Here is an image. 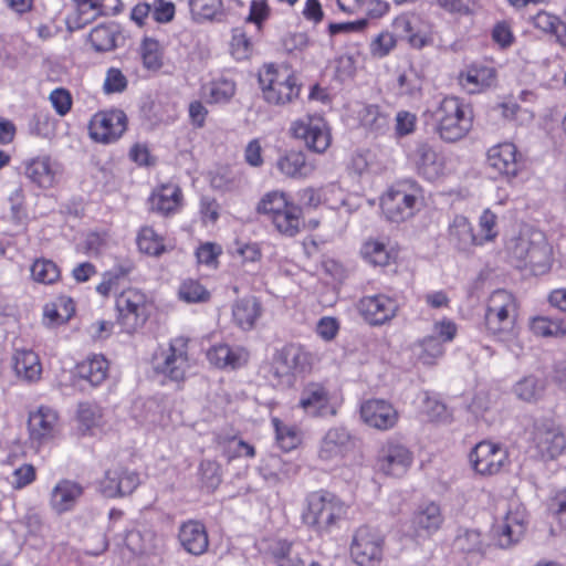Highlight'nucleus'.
I'll return each mask as SVG.
<instances>
[{
	"instance_id": "obj_1",
	"label": "nucleus",
	"mask_w": 566,
	"mask_h": 566,
	"mask_svg": "<svg viewBox=\"0 0 566 566\" xmlns=\"http://www.w3.org/2000/svg\"><path fill=\"white\" fill-rule=\"evenodd\" d=\"M506 249L517 268H528L535 275L545 274L551 269L552 247L539 230H522L516 238L509 241Z\"/></svg>"
},
{
	"instance_id": "obj_2",
	"label": "nucleus",
	"mask_w": 566,
	"mask_h": 566,
	"mask_svg": "<svg viewBox=\"0 0 566 566\" xmlns=\"http://www.w3.org/2000/svg\"><path fill=\"white\" fill-rule=\"evenodd\" d=\"M263 99L273 106H286L298 99L302 84L292 67L269 63L258 75Z\"/></svg>"
},
{
	"instance_id": "obj_3",
	"label": "nucleus",
	"mask_w": 566,
	"mask_h": 566,
	"mask_svg": "<svg viewBox=\"0 0 566 566\" xmlns=\"http://www.w3.org/2000/svg\"><path fill=\"white\" fill-rule=\"evenodd\" d=\"M431 116L436 132L441 139L449 143L462 139L472 127L471 107L463 99L455 96L442 98L432 111Z\"/></svg>"
},
{
	"instance_id": "obj_4",
	"label": "nucleus",
	"mask_w": 566,
	"mask_h": 566,
	"mask_svg": "<svg viewBox=\"0 0 566 566\" xmlns=\"http://www.w3.org/2000/svg\"><path fill=\"white\" fill-rule=\"evenodd\" d=\"M347 513V505L336 494L319 490L306 496L303 522L317 532H329Z\"/></svg>"
},
{
	"instance_id": "obj_5",
	"label": "nucleus",
	"mask_w": 566,
	"mask_h": 566,
	"mask_svg": "<svg viewBox=\"0 0 566 566\" xmlns=\"http://www.w3.org/2000/svg\"><path fill=\"white\" fill-rule=\"evenodd\" d=\"M517 302L506 290L494 291L488 300L485 326L499 340H512L516 336Z\"/></svg>"
},
{
	"instance_id": "obj_6",
	"label": "nucleus",
	"mask_w": 566,
	"mask_h": 566,
	"mask_svg": "<svg viewBox=\"0 0 566 566\" xmlns=\"http://www.w3.org/2000/svg\"><path fill=\"white\" fill-rule=\"evenodd\" d=\"M422 199V188L416 181L402 180L382 196L381 209L388 220L399 223L416 214Z\"/></svg>"
},
{
	"instance_id": "obj_7",
	"label": "nucleus",
	"mask_w": 566,
	"mask_h": 566,
	"mask_svg": "<svg viewBox=\"0 0 566 566\" xmlns=\"http://www.w3.org/2000/svg\"><path fill=\"white\" fill-rule=\"evenodd\" d=\"M394 33L382 31L370 43V53L376 57H385L396 46L397 40H406L412 48L422 49L431 42L426 33L418 30L413 21L407 15H400L394 20Z\"/></svg>"
},
{
	"instance_id": "obj_8",
	"label": "nucleus",
	"mask_w": 566,
	"mask_h": 566,
	"mask_svg": "<svg viewBox=\"0 0 566 566\" xmlns=\"http://www.w3.org/2000/svg\"><path fill=\"white\" fill-rule=\"evenodd\" d=\"M116 322L122 331L133 334L142 328L148 319L147 296L137 289H127L116 296Z\"/></svg>"
},
{
	"instance_id": "obj_9",
	"label": "nucleus",
	"mask_w": 566,
	"mask_h": 566,
	"mask_svg": "<svg viewBox=\"0 0 566 566\" xmlns=\"http://www.w3.org/2000/svg\"><path fill=\"white\" fill-rule=\"evenodd\" d=\"M190 367L188 340L184 337L174 338L169 347L154 358L155 371L175 382L184 381Z\"/></svg>"
},
{
	"instance_id": "obj_10",
	"label": "nucleus",
	"mask_w": 566,
	"mask_h": 566,
	"mask_svg": "<svg viewBox=\"0 0 566 566\" xmlns=\"http://www.w3.org/2000/svg\"><path fill=\"white\" fill-rule=\"evenodd\" d=\"M385 538L379 531L358 527L350 543V556L358 566H378L384 557Z\"/></svg>"
},
{
	"instance_id": "obj_11",
	"label": "nucleus",
	"mask_w": 566,
	"mask_h": 566,
	"mask_svg": "<svg viewBox=\"0 0 566 566\" xmlns=\"http://www.w3.org/2000/svg\"><path fill=\"white\" fill-rule=\"evenodd\" d=\"M292 132L314 153L323 154L331 146V130L323 117L307 116L300 119L293 124Z\"/></svg>"
},
{
	"instance_id": "obj_12",
	"label": "nucleus",
	"mask_w": 566,
	"mask_h": 566,
	"mask_svg": "<svg viewBox=\"0 0 566 566\" xmlns=\"http://www.w3.org/2000/svg\"><path fill=\"white\" fill-rule=\"evenodd\" d=\"M507 461V451L499 443L479 442L470 453V463L481 475L497 474Z\"/></svg>"
},
{
	"instance_id": "obj_13",
	"label": "nucleus",
	"mask_w": 566,
	"mask_h": 566,
	"mask_svg": "<svg viewBox=\"0 0 566 566\" xmlns=\"http://www.w3.org/2000/svg\"><path fill=\"white\" fill-rule=\"evenodd\" d=\"M88 129L95 142L113 143L126 130V115L119 109L99 112L92 117Z\"/></svg>"
},
{
	"instance_id": "obj_14",
	"label": "nucleus",
	"mask_w": 566,
	"mask_h": 566,
	"mask_svg": "<svg viewBox=\"0 0 566 566\" xmlns=\"http://www.w3.org/2000/svg\"><path fill=\"white\" fill-rule=\"evenodd\" d=\"M138 472L116 464L107 469L99 483L101 492L106 497H120L132 494L139 485Z\"/></svg>"
},
{
	"instance_id": "obj_15",
	"label": "nucleus",
	"mask_w": 566,
	"mask_h": 566,
	"mask_svg": "<svg viewBox=\"0 0 566 566\" xmlns=\"http://www.w3.org/2000/svg\"><path fill=\"white\" fill-rule=\"evenodd\" d=\"M525 509L517 505L510 509L504 518L492 530V537L501 548H507L520 542L526 531Z\"/></svg>"
},
{
	"instance_id": "obj_16",
	"label": "nucleus",
	"mask_w": 566,
	"mask_h": 566,
	"mask_svg": "<svg viewBox=\"0 0 566 566\" xmlns=\"http://www.w3.org/2000/svg\"><path fill=\"white\" fill-rule=\"evenodd\" d=\"M412 463V453L403 444L388 441L379 450L377 468L379 472L388 476H402Z\"/></svg>"
},
{
	"instance_id": "obj_17",
	"label": "nucleus",
	"mask_w": 566,
	"mask_h": 566,
	"mask_svg": "<svg viewBox=\"0 0 566 566\" xmlns=\"http://www.w3.org/2000/svg\"><path fill=\"white\" fill-rule=\"evenodd\" d=\"M357 308L369 325L380 326L397 315L399 305L395 298L385 294H376L361 297Z\"/></svg>"
},
{
	"instance_id": "obj_18",
	"label": "nucleus",
	"mask_w": 566,
	"mask_h": 566,
	"mask_svg": "<svg viewBox=\"0 0 566 566\" xmlns=\"http://www.w3.org/2000/svg\"><path fill=\"white\" fill-rule=\"evenodd\" d=\"M355 448V439L344 427H333L323 436L318 447V458L325 462L343 459Z\"/></svg>"
},
{
	"instance_id": "obj_19",
	"label": "nucleus",
	"mask_w": 566,
	"mask_h": 566,
	"mask_svg": "<svg viewBox=\"0 0 566 566\" xmlns=\"http://www.w3.org/2000/svg\"><path fill=\"white\" fill-rule=\"evenodd\" d=\"M360 417L367 426L380 431H386L397 424L399 413L387 400L369 399L361 403Z\"/></svg>"
},
{
	"instance_id": "obj_20",
	"label": "nucleus",
	"mask_w": 566,
	"mask_h": 566,
	"mask_svg": "<svg viewBox=\"0 0 566 566\" xmlns=\"http://www.w3.org/2000/svg\"><path fill=\"white\" fill-rule=\"evenodd\" d=\"M534 441L538 452L545 460L559 457L566 449V438L562 429L551 422L536 424Z\"/></svg>"
},
{
	"instance_id": "obj_21",
	"label": "nucleus",
	"mask_w": 566,
	"mask_h": 566,
	"mask_svg": "<svg viewBox=\"0 0 566 566\" xmlns=\"http://www.w3.org/2000/svg\"><path fill=\"white\" fill-rule=\"evenodd\" d=\"M298 407L312 417L335 416L336 408L331 403L329 392L319 384H308L302 390Z\"/></svg>"
},
{
	"instance_id": "obj_22",
	"label": "nucleus",
	"mask_w": 566,
	"mask_h": 566,
	"mask_svg": "<svg viewBox=\"0 0 566 566\" xmlns=\"http://www.w3.org/2000/svg\"><path fill=\"white\" fill-rule=\"evenodd\" d=\"M29 431L32 442L43 444L53 439L59 431V416L49 407H40L29 417Z\"/></svg>"
},
{
	"instance_id": "obj_23",
	"label": "nucleus",
	"mask_w": 566,
	"mask_h": 566,
	"mask_svg": "<svg viewBox=\"0 0 566 566\" xmlns=\"http://www.w3.org/2000/svg\"><path fill=\"white\" fill-rule=\"evenodd\" d=\"M180 546L193 556L203 555L209 548V536L206 525L198 520L182 522L178 528Z\"/></svg>"
},
{
	"instance_id": "obj_24",
	"label": "nucleus",
	"mask_w": 566,
	"mask_h": 566,
	"mask_svg": "<svg viewBox=\"0 0 566 566\" xmlns=\"http://www.w3.org/2000/svg\"><path fill=\"white\" fill-rule=\"evenodd\" d=\"M488 163L500 175L512 178L521 169V155L514 144L502 143L489 149Z\"/></svg>"
},
{
	"instance_id": "obj_25",
	"label": "nucleus",
	"mask_w": 566,
	"mask_h": 566,
	"mask_svg": "<svg viewBox=\"0 0 566 566\" xmlns=\"http://www.w3.org/2000/svg\"><path fill=\"white\" fill-rule=\"evenodd\" d=\"M443 515L438 504L431 502L419 506L411 518V527L415 536L430 537L438 532L443 524Z\"/></svg>"
},
{
	"instance_id": "obj_26",
	"label": "nucleus",
	"mask_w": 566,
	"mask_h": 566,
	"mask_svg": "<svg viewBox=\"0 0 566 566\" xmlns=\"http://www.w3.org/2000/svg\"><path fill=\"white\" fill-rule=\"evenodd\" d=\"M303 358L304 353L301 348L285 346L274 354L270 374L280 384L290 382L292 373L297 369Z\"/></svg>"
},
{
	"instance_id": "obj_27",
	"label": "nucleus",
	"mask_w": 566,
	"mask_h": 566,
	"mask_svg": "<svg viewBox=\"0 0 566 566\" xmlns=\"http://www.w3.org/2000/svg\"><path fill=\"white\" fill-rule=\"evenodd\" d=\"M263 314L261 301L253 296H244L232 305L233 323L242 331H251Z\"/></svg>"
},
{
	"instance_id": "obj_28",
	"label": "nucleus",
	"mask_w": 566,
	"mask_h": 566,
	"mask_svg": "<svg viewBox=\"0 0 566 566\" xmlns=\"http://www.w3.org/2000/svg\"><path fill=\"white\" fill-rule=\"evenodd\" d=\"M207 358L218 368L237 369L247 364L249 353L240 346L231 347L227 344H218L208 350Z\"/></svg>"
},
{
	"instance_id": "obj_29",
	"label": "nucleus",
	"mask_w": 566,
	"mask_h": 566,
	"mask_svg": "<svg viewBox=\"0 0 566 566\" xmlns=\"http://www.w3.org/2000/svg\"><path fill=\"white\" fill-rule=\"evenodd\" d=\"M182 200L180 188L174 184L163 185L155 189L149 198L150 209L164 216L176 212Z\"/></svg>"
},
{
	"instance_id": "obj_30",
	"label": "nucleus",
	"mask_w": 566,
	"mask_h": 566,
	"mask_svg": "<svg viewBox=\"0 0 566 566\" xmlns=\"http://www.w3.org/2000/svg\"><path fill=\"white\" fill-rule=\"evenodd\" d=\"M57 165L49 157H38L25 163L24 174L28 179L40 188H51L56 182Z\"/></svg>"
},
{
	"instance_id": "obj_31",
	"label": "nucleus",
	"mask_w": 566,
	"mask_h": 566,
	"mask_svg": "<svg viewBox=\"0 0 566 566\" xmlns=\"http://www.w3.org/2000/svg\"><path fill=\"white\" fill-rule=\"evenodd\" d=\"M276 168L285 177L294 179L306 178L315 170V166L307 163L305 155L297 150L281 155L276 160Z\"/></svg>"
},
{
	"instance_id": "obj_32",
	"label": "nucleus",
	"mask_w": 566,
	"mask_h": 566,
	"mask_svg": "<svg viewBox=\"0 0 566 566\" xmlns=\"http://www.w3.org/2000/svg\"><path fill=\"white\" fill-rule=\"evenodd\" d=\"M82 486L70 480L60 481L52 490L50 504L59 514L70 511L82 495Z\"/></svg>"
},
{
	"instance_id": "obj_33",
	"label": "nucleus",
	"mask_w": 566,
	"mask_h": 566,
	"mask_svg": "<svg viewBox=\"0 0 566 566\" xmlns=\"http://www.w3.org/2000/svg\"><path fill=\"white\" fill-rule=\"evenodd\" d=\"M13 369L20 379L34 382L41 378L42 365L36 353L31 349H17L13 355Z\"/></svg>"
},
{
	"instance_id": "obj_34",
	"label": "nucleus",
	"mask_w": 566,
	"mask_h": 566,
	"mask_svg": "<svg viewBox=\"0 0 566 566\" xmlns=\"http://www.w3.org/2000/svg\"><path fill=\"white\" fill-rule=\"evenodd\" d=\"M418 174L428 180H436L442 175L443 164L428 144H420L415 151Z\"/></svg>"
},
{
	"instance_id": "obj_35",
	"label": "nucleus",
	"mask_w": 566,
	"mask_h": 566,
	"mask_svg": "<svg viewBox=\"0 0 566 566\" xmlns=\"http://www.w3.org/2000/svg\"><path fill=\"white\" fill-rule=\"evenodd\" d=\"M495 70L490 66H471L459 76L460 85L470 94L478 93L492 85Z\"/></svg>"
},
{
	"instance_id": "obj_36",
	"label": "nucleus",
	"mask_w": 566,
	"mask_h": 566,
	"mask_svg": "<svg viewBox=\"0 0 566 566\" xmlns=\"http://www.w3.org/2000/svg\"><path fill=\"white\" fill-rule=\"evenodd\" d=\"M297 469L296 464L285 461L279 455L271 454L263 460L260 472L266 481L277 483L294 476L297 473Z\"/></svg>"
},
{
	"instance_id": "obj_37",
	"label": "nucleus",
	"mask_w": 566,
	"mask_h": 566,
	"mask_svg": "<svg viewBox=\"0 0 566 566\" xmlns=\"http://www.w3.org/2000/svg\"><path fill=\"white\" fill-rule=\"evenodd\" d=\"M449 239L459 250H467L471 245L482 244V240L473 234L469 220L463 216H455L449 227Z\"/></svg>"
},
{
	"instance_id": "obj_38",
	"label": "nucleus",
	"mask_w": 566,
	"mask_h": 566,
	"mask_svg": "<svg viewBox=\"0 0 566 566\" xmlns=\"http://www.w3.org/2000/svg\"><path fill=\"white\" fill-rule=\"evenodd\" d=\"M78 376L92 386L101 385L108 374V361L104 356L94 355L77 365Z\"/></svg>"
},
{
	"instance_id": "obj_39",
	"label": "nucleus",
	"mask_w": 566,
	"mask_h": 566,
	"mask_svg": "<svg viewBox=\"0 0 566 566\" xmlns=\"http://www.w3.org/2000/svg\"><path fill=\"white\" fill-rule=\"evenodd\" d=\"M531 21L534 28L554 35L560 45L566 46V23L558 17L539 11L531 18Z\"/></svg>"
},
{
	"instance_id": "obj_40",
	"label": "nucleus",
	"mask_w": 566,
	"mask_h": 566,
	"mask_svg": "<svg viewBox=\"0 0 566 566\" xmlns=\"http://www.w3.org/2000/svg\"><path fill=\"white\" fill-rule=\"evenodd\" d=\"M276 230L287 237H294L298 233L301 227V209L291 202L286 209L271 219Z\"/></svg>"
},
{
	"instance_id": "obj_41",
	"label": "nucleus",
	"mask_w": 566,
	"mask_h": 566,
	"mask_svg": "<svg viewBox=\"0 0 566 566\" xmlns=\"http://www.w3.org/2000/svg\"><path fill=\"white\" fill-rule=\"evenodd\" d=\"M413 353L423 365H433L444 353L442 340L434 335L423 337L413 345Z\"/></svg>"
},
{
	"instance_id": "obj_42",
	"label": "nucleus",
	"mask_w": 566,
	"mask_h": 566,
	"mask_svg": "<svg viewBox=\"0 0 566 566\" xmlns=\"http://www.w3.org/2000/svg\"><path fill=\"white\" fill-rule=\"evenodd\" d=\"M363 259L374 266H386L392 259L391 251L384 242L378 240H367L361 249Z\"/></svg>"
},
{
	"instance_id": "obj_43",
	"label": "nucleus",
	"mask_w": 566,
	"mask_h": 566,
	"mask_svg": "<svg viewBox=\"0 0 566 566\" xmlns=\"http://www.w3.org/2000/svg\"><path fill=\"white\" fill-rule=\"evenodd\" d=\"M545 391V381L536 376H526L514 386L516 397L526 402H534L541 399Z\"/></svg>"
},
{
	"instance_id": "obj_44",
	"label": "nucleus",
	"mask_w": 566,
	"mask_h": 566,
	"mask_svg": "<svg viewBox=\"0 0 566 566\" xmlns=\"http://www.w3.org/2000/svg\"><path fill=\"white\" fill-rule=\"evenodd\" d=\"M126 545L135 554H149L157 548V537L150 530H133L126 536Z\"/></svg>"
},
{
	"instance_id": "obj_45",
	"label": "nucleus",
	"mask_w": 566,
	"mask_h": 566,
	"mask_svg": "<svg viewBox=\"0 0 566 566\" xmlns=\"http://www.w3.org/2000/svg\"><path fill=\"white\" fill-rule=\"evenodd\" d=\"M116 25L101 24L91 31L88 41L91 42L94 50L97 52H105L111 51L116 46Z\"/></svg>"
},
{
	"instance_id": "obj_46",
	"label": "nucleus",
	"mask_w": 566,
	"mask_h": 566,
	"mask_svg": "<svg viewBox=\"0 0 566 566\" xmlns=\"http://www.w3.org/2000/svg\"><path fill=\"white\" fill-rule=\"evenodd\" d=\"M137 245L140 252L153 256H158L166 251L164 238L148 226L139 230Z\"/></svg>"
},
{
	"instance_id": "obj_47",
	"label": "nucleus",
	"mask_w": 566,
	"mask_h": 566,
	"mask_svg": "<svg viewBox=\"0 0 566 566\" xmlns=\"http://www.w3.org/2000/svg\"><path fill=\"white\" fill-rule=\"evenodd\" d=\"M270 562L273 566H304L302 558L292 554V543L282 539L270 547Z\"/></svg>"
},
{
	"instance_id": "obj_48",
	"label": "nucleus",
	"mask_w": 566,
	"mask_h": 566,
	"mask_svg": "<svg viewBox=\"0 0 566 566\" xmlns=\"http://www.w3.org/2000/svg\"><path fill=\"white\" fill-rule=\"evenodd\" d=\"M272 424L275 430L276 441L284 451H291L301 443L302 433L297 427L285 424L276 417L272 418Z\"/></svg>"
},
{
	"instance_id": "obj_49",
	"label": "nucleus",
	"mask_w": 566,
	"mask_h": 566,
	"mask_svg": "<svg viewBox=\"0 0 566 566\" xmlns=\"http://www.w3.org/2000/svg\"><path fill=\"white\" fill-rule=\"evenodd\" d=\"M78 429L83 433H88L103 423L102 409L94 403L83 402L77 408Z\"/></svg>"
},
{
	"instance_id": "obj_50",
	"label": "nucleus",
	"mask_w": 566,
	"mask_h": 566,
	"mask_svg": "<svg viewBox=\"0 0 566 566\" xmlns=\"http://www.w3.org/2000/svg\"><path fill=\"white\" fill-rule=\"evenodd\" d=\"M235 93L234 82L220 78L203 87V94L208 103H227Z\"/></svg>"
},
{
	"instance_id": "obj_51",
	"label": "nucleus",
	"mask_w": 566,
	"mask_h": 566,
	"mask_svg": "<svg viewBox=\"0 0 566 566\" xmlns=\"http://www.w3.org/2000/svg\"><path fill=\"white\" fill-rule=\"evenodd\" d=\"M117 2V0H94L86 4V7H81L76 9L77 17L75 20V28L81 29L86 24L94 21L96 18L101 15H105L109 13V8L107 3Z\"/></svg>"
},
{
	"instance_id": "obj_52",
	"label": "nucleus",
	"mask_w": 566,
	"mask_h": 566,
	"mask_svg": "<svg viewBox=\"0 0 566 566\" xmlns=\"http://www.w3.org/2000/svg\"><path fill=\"white\" fill-rule=\"evenodd\" d=\"M291 202L287 200L286 195L282 191H270L265 193L258 203L256 210L259 213L268 216L270 219L279 214Z\"/></svg>"
},
{
	"instance_id": "obj_53",
	"label": "nucleus",
	"mask_w": 566,
	"mask_h": 566,
	"mask_svg": "<svg viewBox=\"0 0 566 566\" xmlns=\"http://www.w3.org/2000/svg\"><path fill=\"white\" fill-rule=\"evenodd\" d=\"M532 332L542 337H556L566 335V325L560 319L537 316L531 321Z\"/></svg>"
},
{
	"instance_id": "obj_54",
	"label": "nucleus",
	"mask_w": 566,
	"mask_h": 566,
	"mask_svg": "<svg viewBox=\"0 0 566 566\" xmlns=\"http://www.w3.org/2000/svg\"><path fill=\"white\" fill-rule=\"evenodd\" d=\"M31 275L36 282L52 284L59 280L60 269L53 261L40 259L32 264Z\"/></svg>"
},
{
	"instance_id": "obj_55",
	"label": "nucleus",
	"mask_w": 566,
	"mask_h": 566,
	"mask_svg": "<svg viewBox=\"0 0 566 566\" xmlns=\"http://www.w3.org/2000/svg\"><path fill=\"white\" fill-rule=\"evenodd\" d=\"M233 255L239 256L243 265L255 268L262 259L260 244L256 242L237 241L234 243Z\"/></svg>"
},
{
	"instance_id": "obj_56",
	"label": "nucleus",
	"mask_w": 566,
	"mask_h": 566,
	"mask_svg": "<svg viewBox=\"0 0 566 566\" xmlns=\"http://www.w3.org/2000/svg\"><path fill=\"white\" fill-rule=\"evenodd\" d=\"M231 54L237 60L248 59L252 52V43L241 29H234L230 43Z\"/></svg>"
},
{
	"instance_id": "obj_57",
	"label": "nucleus",
	"mask_w": 566,
	"mask_h": 566,
	"mask_svg": "<svg viewBox=\"0 0 566 566\" xmlns=\"http://www.w3.org/2000/svg\"><path fill=\"white\" fill-rule=\"evenodd\" d=\"M30 132L40 137H49L54 130V120L48 112H36L30 120Z\"/></svg>"
},
{
	"instance_id": "obj_58",
	"label": "nucleus",
	"mask_w": 566,
	"mask_h": 566,
	"mask_svg": "<svg viewBox=\"0 0 566 566\" xmlns=\"http://www.w3.org/2000/svg\"><path fill=\"white\" fill-rule=\"evenodd\" d=\"M180 298L188 303L203 302L209 298V292L197 281H186L179 289Z\"/></svg>"
},
{
	"instance_id": "obj_59",
	"label": "nucleus",
	"mask_w": 566,
	"mask_h": 566,
	"mask_svg": "<svg viewBox=\"0 0 566 566\" xmlns=\"http://www.w3.org/2000/svg\"><path fill=\"white\" fill-rule=\"evenodd\" d=\"M199 472L202 483L209 490H214L221 483V472L218 462L203 460L199 465Z\"/></svg>"
},
{
	"instance_id": "obj_60",
	"label": "nucleus",
	"mask_w": 566,
	"mask_h": 566,
	"mask_svg": "<svg viewBox=\"0 0 566 566\" xmlns=\"http://www.w3.org/2000/svg\"><path fill=\"white\" fill-rule=\"evenodd\" d=\"M143 63L147 69H159L161 65L159 43L153 39H145L140 46Z\"/></svg>"
},
{
	"instance_id": "obj_61",
	"label": "nucleus",
	"mask_w": 566,
	"mask_h": 566,
	"mask_svg": "<svg viewBox=\"0 0 566 566\" xmlns=\"http://www.w3.org/2000/svg\"><path fill=\"white\" fill-rule=\"evenodd\" d=\"M422 81L415 70H408L398 77L399 94L415 96L421 91Z\"/></svg>"
},
{
	"instance_id": "obj_62",
	"label": "nucleus",
	"mask_w": 566,
	"mask_h": 566,
	"mask_svg": "<svg viewBox=\"0 0 566 566\" xmlns=\"http://www.w3.org/2000/svg\"><path fill=\"white\" fill-rule=\"evenodd\" d=\"M491 38L500 49H507L515 42L512 27L506 21L496 22L492 29Z\"/></svg>"
},
{
	"instance_id": "obj_63",
	"label": "nucleus",
	"mask_w": 566,
	"mask_h": 566,
	"mask_svg": "<svg viewBox=\"0 0 566 566\" xmlns=\"http://www.w3.org/2000/svg\"><path fill=\"white\" fill-rule=\"evenodd\" d=\"M192 13L199 19L210 20L221 9V0H191Z\"/></svg>"
},
{
	"instance_id": "obj_64",
	"label": "nucleus",
	"mask_w": 566,
	"mask_h": 566,
	"mask_svg": "<svg viewBox=\"0 0 566 566\" xmlns=\"http://www.w3.org/2000/svg\"><path fill=\"white\" fill-rule=\"evenodd\" d=\"M496 216L491 210L486 209L480 217L479 227H480V235L479 239L484 241H490L494 239L497 234L496 231Z\"/></svg>"
}]
</instances>
